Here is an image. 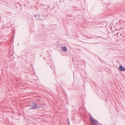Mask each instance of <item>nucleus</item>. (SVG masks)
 <instances>
[{"label":"nucleus","instance_id":"nucleus-7","mask_svg":"<svg viewBox=\"0 0 125 125\" xmlns=\"http://www.w3.org/2000/svg\"><path fill=\"white\" fill-rule=\"evenodd\" d=\"M33 16L34 17H35L36 18V19H37V18H38V17L39 16V15H38V14H36L34 15Z\"/></svg>","mask_w":125,"mask_h":125},{"label":"nucleus","instance_id":"nucleus-9","mask_svg":"<svg viewBox=\"0 0 125 125\" xmlns=\"http://www.w3.org/2000/svg\"><path fill=\"white\" fill-rule=\"evenodd\" d=\"M67 121H68V124H69V121L68 119H67Z\"/></svg>","mask_w":125,"mask_h":125},{"label":"nucleus","instance_id":"nucleus-2","mask_svg":"<svg viewBox=\"0 0 125 125\" xmlns=\"http://www.w3.org/2000/svg\"><path fill=\"white\" fill-rule=\"evenodd\" d=\"M32 107H31L29 108V109H34L36 108H38L39 106H38V105H37L36 103L34 102L32 103Z\"/></svg>","mask_w":125,"mask_h":125},{"label":"nucleus","instance_id":"nucleus-15","mask_svg":"<svg viewBox=\"0 0 125 125\" xmlns=\"http://www.w3.org/2000/svg\"><path fill=\"white\" fill-rule=\"evenodd\" d=\"M120 35H122L121 34H120Z\"/></svg>","mask_w":125,"mask_h":125},{"label":"nucleus","instance_id":"nucleus-6","mask_svg":"<svg viewBox=\"0 0 125 125\" xmlns=\"http://www.w3.org/2000/svg\"><path fill=\"white\" fill-rule=\"evenodd\" d=\"M43 17V16L42 15H41L39 14V16L37 18V20H42V17Z\"/></svg>","mask_w":125,"mask_h":125},{"label":"nucleus","instance_id":"nucleus-3","mask_svg":"<svg viewBox=\"0 0 125 125\" xmlns=\"http://www.w3.org/2000/svg\"><path fill=\"white\" fill-rule=\"evenodd\" d=\"M119 70L121 71H125V68L123 67L121 65L119 66Z\"/></svg>","mask_w":125,"mask_h":125},{"label":"nucleus","instance_id":"nucleus-4","mask_svg":"<svg viewBox=\"0 0 125 125\" xmlns=\"http://www.w3.org/2000/svg\"><path fill=\"white\" fill-rule=\"evenodd\" d=\"M50 67L51 68L52 70H55V69L54 66V64L53 63H52V65H50Z\"/></svg>","mask_w":125,"mask_h":125},{"label":"nucleus","instance_id":"nucleus-5","mask_svg":"<svg viewBox=\"0 0 125 125\" xmlns=\"http://www.w3.org/2000/svg\"><path fill=\"white\" fill-rule=\"evenodd\" d=\"M61 47V49L64 52H66L67 51V49L66 47L62 46Z\"/></svg>","mask_w":125,"mask_h":125},{"label":"nucleus","instance_id":"nucleus-8","mask_svg":"<svg viewBox=\"0 0 125 125\" xmlns=\"http://www.w3.org/2000/svg\"><path fill=\"white\" fill-rule=\"evenodd\" d=\"M49 62H48V61L47 62V63L48 64H49V62H51V63H52V62H51V60H50L49 61Z\"/></svg>","mask_w":125,"mask_h":125},{"label":"nucleus","instance_id":"nucleus-1","mask_svg":"<svg viewBox=\"0 0 125 125\" xmlns=\"http://www.w3.org/2000/svg\"><path fill=\"white\" fill-rule=\"evenodd\" d=\"M89 121L92 125H98V121L93 118L91 115H90Z\"/></svg>","mask_w":125,"mask_h":125},{"label":"nucleus","instance_id":"nucleus-14","mask_svg":"<svg viewBox=\"0 0 125 125\" xmlns=\"http://www.w3.org/2000/svg\"><path fill=\"white\" fill-rule=\"evenodd\" d=\"M20 5H21V6H22V5H21V4H20Z\"/></svg>","mask_w":125,"mask_h":125},{"label":"nucleus","instance_id":"nucleus-11","mask_svg":"<svg viewBox=\"0 0 125 125\" xmlns=\"http://www.w3.org/2000/svg\"><path fill=\"white\" fill-rule=\"evenodd\" d=\"M121 20H120L119 21V22H120L121 21Z\"/></svg>","mask_w":125,"mask_h":125},{"label":"nucleus","instance_id":"nucleus-12","mask_svg":"<svg viewBox=\"0 0 125 125\" xmlns=\"http://www.w3.org/2000/svg\"><path fill=\"white\" fill-rule=\"evenodd\" d=\"M17 3L18 4H19L20 3V2H18Z\"/></svg>","mask_w":125,"mask_h":125},{"label":"nucleus","instance_id":"nucleus-13","mask_svg":"<svg viewBox=\"0 0 125 125\" xmlns=\"http://www.w3.org/2000/svg\"><path fill=\"white\" fill-rule=\"evenodd\" d=\"M108 5V6H109V4Z\"/></svg>","mask_w":125,"mask_h":125},{"label":"nucleus","instance_id":"nucleus-16","mask_svg":"<svg viewBox=\"0 0 125 125\" xmlns=\"http://www.w3.org/2000/svg\"><path fill=\"white\" fill-rule=\"evenodd\" d=\"M99 60H100L101 61V60L100 59H99Z\"/></svg>","mask_w":125,"mask_h":125},{"label":"nucleus","instance_id":"nucleus-10","mask_svg":"<svg viewBox=\"0 0 125 125\" xmlns=\"http://www.w3.org/2000/svg\"><path fill=\"white\" fill-rule=\"evenodd\" d=\"M38 106H39V107H38V108H39V107H42V106H38Z\"/></svg>","mask_w":125,"mask_h":125}]
</instances>
